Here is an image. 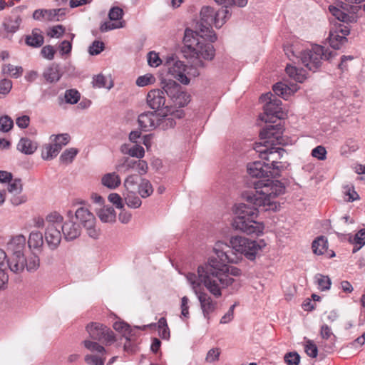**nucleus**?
Here are the masks:
<instances>
[{"label": "nucleus", "instance_id": "nucleus-36", "mask_svg": "<svg viewBox=\"0 0 365 365\" xmlns=\"http://www.w3.org/2000/svg\"><path fill=\"white\" fill-rule=\"evenodd\" d=\"M23 68L21 66H14L12 64H4L2 66L1 72L4 75H9V76L18 78L23 74Z\"/></svg>", "mask_w": 365, "mask_h": 365}, {"label": "nucleus", "instance_id": "nucleus-59", "mask_svg": "<svg viewBox=\"0 0 365 365\" xmlns=\"http://www.w3.org/2000/svg\"><path fill=\"white\" fill-rule=\"evenodd\" d=\"M189 302L190 299L187 296H184L181 298L180 309H181V317L189 318Z\"/></svg>", "mask_w": 365, "mask_h": 365}, {"label": "nucleus", "instance_id": "nucleus-10", "mask_svg": "<svg viewBox=\"0 0 365 365\" xmlns=\"http://www.w3.org/2000/svg\"><path fill=\"white\" fill-rule=\"evenodd\" d=\"M255 150L259 153V156L264 160L265 163H269L271 168H278V176L280 175L281 171L284 168V166L281 162H279L284 153V150L281 148H267L265 145L262 143L257 144Z\"/></svg>", "mask_w": 365, "mask_h": 365}, {"label": "nucleus", "instance_id": "nucleus-60", "mask_svg": "<svg viewBox=\"0 0 365 365\" xmlns=\"http://www.w3.org/2000/svg\"><path fill=\"white\" fill-rule=\"evenodd\" d=\"M312 155L319 160H324L327 158V150L322 145H318L312 151Z\"/></svg>", "mask_w": 365, "mask_h": 365}, {"label": "nucleus", "instance_id": "nucleus-57", "mask_svg": "<svg viewBox=\"0 0 365 365\" xmlns=\"http://www.w3.org/2000/svg\"><path fill=\"white\" fill-rule=\"evenodd\" d=\"M284 361L287 365H299L300 356L297 352H289L285 354Z\"/></svg>", "mask_w": 365, "mask_h": 365}, {"label": "nucleus", "instance_id": "nucleus-21", "mask_svg": "<svg viewBox=\"0 0 365 365\" xmlns=\"http://www.w3.org/2000/svg\"><path fill=\"white\" fill-rule=\"evenodd\" d=\"M282 132V128L279 125H267L264 128L261 130L259 135L262 140L267 139V141L264 143L270 142L274 143V140L279 143H281L279 141V138L281 137Z\"/></svg>", "mask_w": 365, "mask_h": 365}, {"label": "nucleus", "instance_id": "nucleus-6", "mask_svg": "<svg viewBox=\"0 0 365 365\" xmlns=\"http://www.w3.org/2000/svg\"><path fill=\"white\" fill-rule=\"evenodd\" d=\"M230 14L227 8H221L218 10L210 6H203L200 11V21L197 24V31H194L198 37L207 38L210 42L217 40V36L212 29L214 25L216 28H221L230 18Z\"/></svg>", "mask_w": 365, "mask_h": 365}, {"label": "nucleus", "instance_id": "nucleus-2", "mask_svg": "<svg viewBox=\"0 0 365 365\" xmlns=\"http://www.w3.org/2000/svg\"><path fill=\"white\" fill-rule=\"evenodd\" d=\"M225 269H215L211 265L204 267H197V274L188 272L186 279L192 291L197 297L200 309L205 319L210 320L211 314L215 312L217 302L207 294L203 286L215 298H220L222 293V289L232 286L237 290L241 284L234 278H227Z\"/></svg>", "mask_w": 365, "mask_h": 365}, {"label": "nucleus", "instance_id": "nucleus-58", "mask_svg": "<svg viewBox=\"0 0 365 365\" xmlns=\"http://www.w3.org/2000/svg\"><path fill=\"white\" fill-rule=\"evenodd\" d=\"M13 126V120L8 115L0 118V130L8 132Z\"/></svg>", "mask_w": 365, "mask_h": 365}, {"label": "nucleus", "instance_id": "nucleus-35", "mask_svg": "<svg viewBox=\"0 0 365 365\" xmlns=\"http://www.w3.org/2000/svg\"><path fill=\"white\" fill-rule=\"evenodd\" d=\"M59 152L53 143H47L42 147L41 158L45 160H51L56 158Z\"/></svg>", "mask_w": 365, "mask_h": 365}, {"label": "nucleus", "instance_id": "nucleus-17", "mask_svg": "<svg viewBox=\"0 0 365 365\" xmlns=\"http://www.w3.org/2000/svg\"><path fill=\"white\" fill-rule=\"evenodd\" d=\"M348 5H341L340 6L331 5L329 7L330 13L339 21L344 23H353L356 21V16L354 14L356 7H351L353 11L352 14H349Z\"/></svg>", "mask_w": 365, "mask_h": 365}, {"label": "nucleus", "instance_id": "nucleus-22", "mask_svg": "<svg viewBox=\"0 0 365 365\" xmlns=\"http://www.w3.org/2000/svg\"><path fill=\"white\" fill-rule=\"evenodd\" d=\"M113 327L117 332L120 333L124 338H125L126 340L130 341L131 340L132 336H133L135 334V329H143L145 328V326H144L143 328L140 327H135V328L133 329L125 322L118 319L113 323Z\"/></svg>", "mask_w": 365, "mask_h": 365}, {"label": "nucleus", "instance_id": "nucleus-12", "mask_svg": "<svg viewBox=\"0 0 365 365\" xmlns=\"http://www.w3.org/2000/svg\"><path fill=\"white\" fill-rule=\"evenodd\" d=\"M165 66L173 78L184 85L190 83V78L185 73L187 66L177 57L168 56L164 63Z\"/></svg>", "mask_w": 365, "mask_h": 365}, {"label": "nucleus", "instance_id": "nucleus-28", "mask_svg": "<svg viewBox=\"0 0 365 365\" xmlns=\"http://www.w3.org/2000/svg\"><path fill=\"white\" fill-rule=\"evenodd\" d=\"M43 76L47 82L53 83L60 80L62 72L58 65L53 63L44 70Z\"/></svg>", "mask_w": 365, "mask_h": 365}, {"label": "nucleus", "instance_id": "nucleus-50", "mask_svg": "<svg viewBox=\"0 0 365 365\" xmlns=\"http://www.w3.org/2000/svg\"><path fill=\"white\" fill-rule=\"evenodd\" d=\"M354 242L355 244L353 252H356L363 245H365V230L359 231L354 237Z\"/></svg>", "mask_w": 365, "mask_h": 365}, {"label": "nucleus", "instance_id": "nucleus-9", "mask_svg": "<svg viewBox=\"0 0 365 365\" xmlns=\"http://www.w3.org/2000/svg\"><path fill=\"white\" fill-rule=\"evenodd\" d=\"M63 221V217L56 212L48 214L46 217L44 237L51 250H56L61 243L62 234L60 229Z\"/></svg>", "mask_w": 365, "mask_h": 365}, {"label": "nucleus", "instance_id": "nucleus-47", "mask_svg": "<svg viewBox=\"0 0 365 365\" xmlns=\"http://www.w3.org/2000/svg\"><path fill=\"white\" fill-rule=\"evenodd\" d=\"M155 78L151 73H146L143 76H140L135 81V84L139 87H145L148 85L155 83Z\"/></svg>", "mask_w": 365, "mask_h": 365}, {"label": "nucleus", "instance_id": "nucleus-15", "mask_svg": "<svg viewBox=\"0 0 365 365\" xmlns=\"http://www.w3.org/2000/svg\"><path fill=\"white\" fill-rule=\"evenodd\" d=\"M123 10L118 6L113 7L110 9L108 17L110 21L104 22L101 24L100 30L101 32H106L110 30L123 28L125 21L122 20Z\"/></svg>", "mask_w": 365, "mask_h": 365}, {"label": "nucleus", "instance_id": "nucleus-33", "mask_svg": "<svg viewBox=\"0 0 365 365\" xmlns=\"http://www.w3.org/2000/svg\"><path fill=\"white\" fill-rule=\"evenodd\" d=\"M124 200L129 207L133 209L140 207L142 204L141 200L136 194V190L125 191Z\"/></svg>", "mask_w": 365, "mask_h": 365}, {"label": "nucleus", "instance_id": "nucleus-5", "mask_svg": "<svg viewBox=\"0 0 365 365\" xmlns=\"http://www.w3.org/2000/svg\"><path fill=\"white\" fill-rule=\"evenodd\" d=\"M287 56L293 62H301L309 70L316 72L324 60H329L334 56L332 51L319 45H315L310 49L302 50L299 45L284 46Z\"/></svg>", "mask_w": 365, "mask_h": 365}, {"label": "nucleus", "instance_id": "nucleus-18", "mask_svg": "<svg viewBox=\"0 0 365 365\" xmlns=\"http://www.w3.org/2000/svg\"><path fill=\"white\" fill-rule=\"evenodd\" d=\"M158 113L155 112H145L138 116V122L143 130H153L158 127Z\"/></svg>", "mask_w": 365, "mask_h": 365}, {"label": "nucleus", "instance_id": "nucleus-23", "mask_svg": "<svg viewBox=\"0 0 365 365\" xmlns=\"http://www.w3.org/2000/svg\"><path fill=\"white\" fill-rule=\"evenodd\" d=\"M38 146L37 142L27 137L21 138L17 143V150L25 155H32L36 152Z\"/></svg>", "mask_w": 365, "mask_h": 365}, {"label": "nucleus", "instance_id": "nucleus-32", "mask_svg": "<svg viewBox=\"0 0 365 365\" xmlns=\"http://www.w3.org/2000/svg\"><path fill=\"white\" fill-rule=\"evenodd\" d=\"M286 73L290 78L299 83H302L307 78L304 70L289 64L286 66Z\"/></svg>", "mask_w": 365, "mask_h": 365}, {"label": "nucleus", "instance_id": "nucleus-26", "mask_svg": "<svg viewBox=\"0 0 365 365\" xmlns=\"http://www.w3.org/2000/svg\"><path fill=\"white\" fill-rule=\"evenodd\" d=\"M177 116H178V114L175 113L163 115L158 113L157 128L165 130L174 128L176 124L175 118Z\"/></svg>", "mask_w": 365, "mask_h": 365}, {"label": "nucleus", "instance_id": "nucleus-62", "mask_svg": "<svg viewBox=\"0 0 365 365\" xmlns=\"http://www.w3.org/2000/svg\"><path fill=\"white\" fill-rule=\"evenodd\" d=\"M12 88V82L9 79L0 81V96L7 95Z\"/></svg>", "mask_w": 365, "mask_h": 365}, {"label": "nucleus", "instance_id": "nucleus-64", "mask_svg": "<svg viewBox=\"0 0 365 365\" xmlns=\"http://www.w3.org/2000/svg\"><path fill=\"white\" fill-rule=\"evenodd\" d=\"M305 351L308 356L312 358H316L318 354V349L316 346L312 341H307V344L305 346Z\"/></svg>", "mask_w": 365, "mask_h": 365}, {"label": "nucleus", "instance_id": "nucleus-53", "mask_svg": "<svg viewBox=\"0 0 365 365\" xmlns=\"http://www.w3.org/2000/svg\"><path fill=\"white\" fill-rule=\"evenodd\" d=\"M104 48L103 42L94 41L88 48V53L91 56H96L100 54L104 50Z\"/></svg>", "mask_w": 365, "mask_h": 365}, {"label": "nucleus", "instance_id": "nucleus-20", "mask_svg": "<svg viewBox=\"0 0 365 365\" xmlns=\"http://www.w3.org/2000/svg\"><path fill=\"white\" fill-rule=\"evenodd\" d=\"M147 103L153 110H158L165 103L164 92L160 89H153L147 95Z\"/></svg>", "mask_w": 365, "mask_h": 365}, {"label": "nucleus", "instance_id": "nucleus-16", "mask_svg": "<svg viewBox=\"0 0 365 365\" xmlns=\"http://www.w3.org/2000/svg\"><path fill=\"white\" fill-rule=\"evenodd\" d=\"M7 191L11 195L10 201L12 205L17 206L26 202L27 197L21 195L23 185L21 180L16 178L8 182Z\"/></svg>", "mask_w": 365, "mask_h": 365}, {"label": "nucleus", "instance_id": "nucleus-51", "mask_svg": "<svg viewBox=\"0 0 365 365\" xmlns=\"http://www.w3.org/2000/svg\"><path fill=\"white\" fill-rule=\"evenodd\" d=\"M137 185L138 186V177L136 175H128L124 181L125 191L136 190Z\"/></svg>", "mask_w": 365, "mask_h": 365}, {"label": "nucleus", "instance_id": "nucleus-19", "mask_svg": "<svg viewBox=\"0 0 365 365\" xmlns=\"http://www.w3.org/2000/svg\"><path fill=\"white\" fill-rule=\"evenodd\" d=\"M61 229L66 240L76 239L80 236L81 232L80 225L73 222V219L62 222Z\"/></svg>", "mask_w": 365, "mask_h": 365}, {"label": "nucleus", "instance_id": "nucleus-14", "mask_svg": "<svg viewBox=\"0 0 365 365\" xmlns=\"http://www.w3.org/2000/svg\"><path fill=\"white\" fill-rule=\"evenodd\" d=\"M350 34L348 26L338 24L334 25L329 31V42L334 49H339L346 41V36Z\"/></svg>", "mask_w": 365, "mask_h": 365}, {"label": "nucleus", "instance_id": "nucleus-27", "mask_svg": "<svg viewBox=\"0 0 365 365\" xmlns=\"http://www.w3.org/2000/svg\"><path fill=\"white\" fill-rule=\"evenodd\" d=\"M282 101L274 98L267 102L264 106V113L267 115H275L278 118H283L282 111Z\"/></svg>", "mask_w": 365, "mask_h": 365}, {"label": "nucleus", "instance_id": "nucleus-29", "mask_svg": "<svg viewBox=\"0 0 365 365\" xmlns=\"http://www.w3.org/2000/svg\"><path fill=\"white\" fill-rule=\"evenodd\" d=\"M297 91V85L288 86L286 83L278 82L273 86V91L279 96L287 99L289 96L294 94Z\"/></svg>", "mask_w": 365, "mask_h": 365}, {"label": "nucleus", "instance_id": "nucleus-1", "mask_svg": "<svg viewBox=\"0 0 365 365\" xmlns=\"http://www.w3.org/2000/svg\"><path fill=\"white\" fill-rule=\"evenodd\" d=\"M277 170V168H271L269 163L264 161H255L247 165V173L252 178H276L278 177ZM253 186L255 192L244 194L245 200L250 205H235L232 226L234 230L245 235L259 236L263 234L264 225L256 220L259 215L258 208L278 210L279 205L274 199L284 193L285 187L280 181L269 178L257 180Z\"/></svg>", "mask_w": 365, "mask_h": 365}, {"label": "nucleus", "instance_id": "nucleus-48", "mask_svg": "<svg viewBox=\"0 0 365 365\" xmlns=\"http://www.w3.org/2000/svg\"><path fill=\"white\" fill-rule=\"evenodd\" d=\"M64 98L67 103L76 104L80 100L81 94L76 89H69L66 91Z\"/></svg>", "mask_w": 365, "mask_h": 365}, {"label": "nucleus", "instance_id": "nucleus-24", "mask_svg": "<svg viewBox=\"0 0 365 365\" xmlns=\"http://www.w3.org/2000/svg\"><path fill=\"white\" fill-rule=\"evenodd\" d=\"M101 182L104 187L115 190L120 185L121 179L116 172H111L104 174L101 177Z\"/></svg>", "mask_w": 365, "mask_h": 365}, {"label": "nucleus", "instance_id": "nucleus-44", "mask_svg": "<svg viewBox=\"0 0 365 365\" xmlns=\"http://www.w3.org/2000/svg\"><path fill=\"white\" fill-rule=\"evenodd\" d=\"M172 101L175 106H178V107H184L190 101V96L186 92L180 91L179 93L172 98Z\"/></svg>", "mask_w": 365, "mask_h": 365}, {"label": "nucleus", "instance_id": "nucleus-8", "mask_svg": "<svg viewBox=\"0 0 365 365\" xmlns=\"http://www.w3.org/2000/svg\"><path fill=\"white\" fill-rule=\"evenodd\" d=\"M229 243L235 252L243 255L250 261L255 260L266 246V243L262 240H253L239 235L231 237Z\"/></svg>", "mask_w": 365, "mask_h": 365}, {"label": "nucleus", "instance_id": "nucleus-43", "mask_svg": "<svg viewBox=\"0 0 365 365\" xmlns=\"http://www.w3.org/2000/svg\"><path fill=\"white\" fill-rule=\"evenodd\" d=\"M83 344L88 351L91 352H96L97 354L102 355H104L106 353V349L104 347L96 341L86 339L83 341Z\"/></svg>", "mask_w": 365, "mask_h": 365}, {"label": "nucleus", "instance_id": "nucleus-25", "mask_svg": "<svg viewBox=\"0 0 365 365\" xmlns=\"http://www.w3.org/2000/svg\"><path fill=\"white\" fill-rule=\"evenodd\" d=\"M29 248L31 251H41L43 246V236L38 230L30 232L27 240Z\"/></svg>", "mask_w": 365, "mask_h": 365}, {"label": "nucleus", "instance_id": "nucleus-56", "mask_svg": "<svg viewBox=\"0 0 365 365\" xmlns=\"http://www.w3.org/2000/svg\"><path fill=\"white\" fill-rule=\"evenodd\" d=\"M108 199L116 208L123 209L124 207V203L123 198L118 193H110Z\"/></svg>", "mask_w": 365, "mask_h": 365}, {"label": "nucleus", "instance_id": "nucleus-42", "mask_svg": "<svg viewBox=\"0 0 365 365\" xmlns=\"http://www.w3.org/2000/svg\"><path fill=\"white\" fill-rule=\"evenodd\" d=\"M314 279L320 290L327 291L330 289L331 282L328 276H325L322 274H317Z\"/></svg>", "mask_w": 365, "mask_h": 365}, {"label": "nucleus", "instance_id": "nucleus-40", "mask_svg": "<svg viewBox=\"0 0 365 365\" xmlns=\"http://www.w3.org/2000/svg\"><path fill=\"white\" fill-rule=\"evenodd\" d=\"M51 142L54 144L55 147L60 151L62 148L66 145L70 140V136L67 133L52 135L50 137Z\"/></svg>", "mask_w": 365, "mask_h": 365}, {"label": "nucleus", "instance_id": "nucleus-4", "mask_svg": "<svg viewBox=\"0 0 365 365\" xmlns=\"http://www.w3.org/2000/svg\"><path fill=\"white\" fill-rule=\"evenodd\" d=\"M26 242V237L22 234L14 235L6 243V250L11 256L8 260V267L16 274L26 269L29 272L36 271L40 266V259L33 252L25 257L24 250Z\"/></svg>", "mask_w": 365, "mask_h": 365}, {"label": "nucleus", "instance_id": "nucleus-37", "mask_svg": "<svg viewBox=\"0 0 365 365\" xmlns=\"http://www.w3.org/2000/svg\"><path fill=\"white\" fill-rule=\"evenodd\" d=\"M26 43L32 47H40L43 43V37L38 29H34L31 35L26 36Z\"/></svg>", "mask_w": 365, "mask_h": 365}, {"label": "nucleus", "instance_id": "nucleus-7", "mask_svg": "<svg viewBox=\"0 0 365 365\" xmlns=\"http://www.w3.org/2000/svg\"><path fill=\"white\" fill-rule=\"evenodd\" d=\"M230 248H231L230 244L227 245L222 241L216 242L212 249L216 257H210L207 262L200 265L198 267L211 265L215 269L224 268L226 269L225 274L227 278L241 276L242 271L240 269L227 265V263L237 264L240 260V258L237 255L229 254Z\"/></svg>", "mask_w": 365, "mask_h": 365}, {"label": "nucleus", "instance_id": "nucleus-34", "mask_svg": "<svg viewBox=\"0 0 365 365\" xmlns=\"http://www.w3.org/2000/svg\"><path fill=\"white\" fill-rule=\"evenodd\" d=\"M312 250L314 254L321 255L327 252L328 242L326 237L321 236L312 242Z\"/></svg>", "mask_w": 365, "mask_h": 365}, {"label": "nucleus", "instance_id": "nucleus-45", "mask_svg": "<svg viewBox=\"0 0 365 365\" xmlns=\"http://www.w3.org/2000/svg\"><path fill=\"white\" fill-rule=\"evenodd\" d=\"M136 160L130 159L129 158H124L122 163L115 165L117 170H123L125 173L129 172L131 170H135Z\"/></svg>", "mask_w": 365, "mask_h": 365}, {"label": "nucleus", "instance_id": "nucleus-55", "mask_svg": "<svg viewBox=\"0 0 365 365\" xmlns=\"http://www.w3.org/2000/svg\"><path fill=\"white\" fill-rule=\"evenodd\" d=\"M148 63L151 67H158L162 63L163 61L159 57V54L155 51H150L148 53Z\"/></svg>", "mask_w": 365, "mask_h": 365}, {"label": "nucleus", "instance_id": "nucleus-39", "mask_svg": "<svg viewBox=\"0 0 365 365\" xmlns=\"http://www.w3.org/2000/svg\"><path fill=\"white\" fill-rule=\"evenodd\" d=\"M153 189L151 183L147 179H141L138 186V192L143 198H146L152 195Z\"/></svg>", "mask_w": 365, "mask_h": 365}, {"label": "nucleus", "instance_id": "nucleus-13", "mask_svg": "<svg viewBox=\"0 0 365 365\" xmlns=\"http://www.w3.org/2000/svg\"><path fill=\"white\" fill-rule=\"evenodd\" d=\"M89 336L96 341H102L106 344H112L115 341L114 333L107 327L97 322H91L86 326Z\"/></svg>", "mask_w": 365, "mask_h": 365}, {"label": "nucleus", "instance_id": "nucleus-31", "mask_svg": "<svg viewBox=\"0 0 365 365\" xmlns=\"http://www.w3.org/2000/svg\"><path fill=\"white\" fill-rule=\"evenodd\" d=\"M163 92L172 99L181 91L180 86L173 80H163L162 81Z\"/></svg>", "mask_w": 365, "mask_h": 365}, {"label": "nucleus", "instance_id": "nucleus-63", "mask_svg": "<svg viewBox=\"0 0 365 365\" xmlns=\"http://www.w3.org/2000/svg\"><path fill=\"white\" fill-rule=\"evenodd\" d=\"M129 155L131 157L137 158L141 159L145 155L144 148L136 144L131 147V150H130Z\"/></svg>", "mask_w": 365, "mask_h": 365}, {"label": "nucleus", "instance_id": "nucleus-38", "mask_svg": "<svg viewBox=\"0 0 365 365\" xmlns=\"http://www.w3.org/2000/svg\"><path fill=\"white\" fill-rule=\"evenodd\" d=\"M21 23V17L15 16L6 19L3 25L7 32L15 33L19 29Z\"/></svg>", "mask_w": 365, "mask_h": 365}, {"label": "nucleus", "instance_id": "nucleus-54", "mask_svg": "<svg viewBox=\"0 0 365 365\" xmlns=\"http://www.w3.org/2000/svg\"><path fill=\"white\" fill-rule=\"evenodd\" d=\"M65 33V28L62 25H56L48 29L47 35L51 38H61Z\"/></svg>", "mask_w": 365, "mask_h": 365}, {"label": "nucleus", "instance_id": "nucleus-46", "mask_svg": "<svg viewBox=\"0 0 365 365\" xmlns=\"http://www.w3.org/2000/svg\"><path fill=\"white\" fill-rule=\"evenodd\" d=\"M76 148H71L65 150L60 156V160L63 163H71L78 154Z\"/></svg>", "mask_w": 365, "mask_h": 365}, {"label": "nucleus", "instance_id": "nucleus-11", "mask_svg": "<svg viewBox=\"0 0 365 365\" xmlns=\"http://www.w3.org/2000/svg\"><path fill=\"white\" fill-rule=\"evenodd\" d=\"M75 217L86 230L89 237L97 239L100 235V230L96 227V219L91 210L84 206L79 207L75 212Z\"/></svg>", "mask_w": 365, "mask_h": 365}, {"label": "nucleus", "instance_id": "nucleus-3", "mask_svg": "<svg viewBox=\"0 0 365 365\" xmlns=\"http://www.w3.org/2000/svg\"><path fill=\"white\" fill-rule=\"evenodd\" d=\"M183 53L192 65L187 66L185 73L189 77H197L200 75L198 68L206 66L205 61H212L215 56V50L210 43L204 42L190 29H186L183 38Z\"/></svg>", "mask_w": 365, "mask_h": 365}, {"label": "nucleus", "instance_id": "nucleus-30", "mask_svg": "<svg viewBox=\"0 0 365 365\" xmlns=\"http://www.w3.org/2000/svg\"><path fill=\"white\" fill-rule=\"evenodd\" d=\"M96 215L103 223H113L115 222L116 214L113 207L110 206H103L96 211Z\"/></svg>", "mask_w": 365, "mask_h": 365}, {"label": "nucleus", "instance_id": "nucleus-61", "mask_svg": "<svg viewBox=\"0 0 365 365\" xmlns=\"http://www.w3.org/2000/svg\"><path fill=\"white\" fill-rule=\"evenodd\" d=\"M218 4H225L226 6H237L244 7L247 4V0H215Z\"/></svg>", "mask_w": 365, "mask_h": 365}, {"label": "nucleus", "instance_id": "nucleus-52", "mask_svg": "<svg viewBox=\"0 0 365 365\" xmlns=\"http://www.w3.org/2000/svg\"><path fill=\"white\" fill-rule=\"evenodd\" d=\"M46 19L48 21H59L58 16L63 15V9H46Z\"/></svg>", "mask_w": 365, "mask_h": 365}, {"label": "nucleus", "instance_id": "nucleus-41", "mask_svg": "<svg viewBox=\"0 0 365 365\" xmlns=\"http://www.w3.org/2000/svg\"><path fill=\"white\" fill-rule=\"evenodd\" d=\"M92 83H93V86L95 88H106L108 90H110L113 86L112 81H108V78L102 74H98V75L95 76L93 78Z\"/></svg>", "mask_w": 365, "mask_h": 365}, {"label": "nucleus", "instance_id": "nucleus-49", "mask_svg": "<svg viewBox=\"0 0 365 365\" xmlns=\"http://www.w3.org/2000/svg\"><path fill=\"white\" fill-rule=\"evenodd\" d=\"M84 359L88 365H104L106 357L102 354H87Z\"/></svg>", "mask_w": 365, "mask_h": 365}]
</instances>
